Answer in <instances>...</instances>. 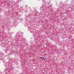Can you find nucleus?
I'll return each instance as SVG.
<instances>
[{
    "instance_id": "1",
    "label": "nucleus",
    "mask_w": 74,
    "mask_h": 74,
    "mask_svg": "<svg viewBox=\"0 0 74 74\" xmlns=\"http://www.w3.org/2000/svg\"><path fill=\"white\" fill-rule=\"evenodd\" d=\"M40 59H44V57H40Z\"/></svg>"
}]
</instances>
